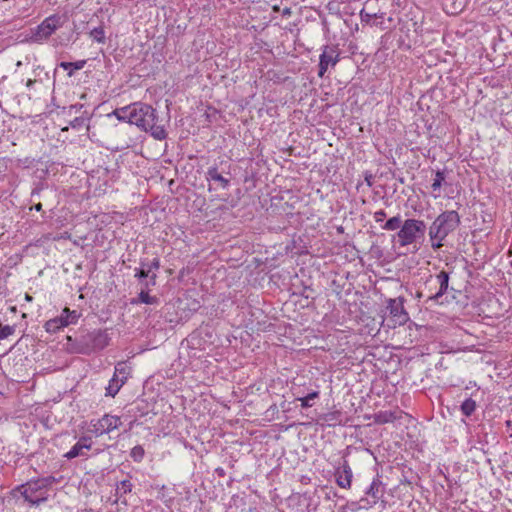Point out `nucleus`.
<instances>
[{
    "label": "nucleus",
    "mask_w": 512,
    "mask_h": 512,
    "mask_svg": "<svg viewBox=\"0 0 512 512\" xmlns=\"http://www.w3.org/2000/svg\"><path fill=\"white\" fill-rule=\"evenodd\" d=\"M137 116L133 124L145 132H149L155 139L163 140L167 137L164 126L158 123L156 110L146 103L136 102Z\"/></svg>",
    "instance_id": "obj_1"
},
{
    "label": "nucleus",
    "mask_w": 512,
    "mask_h": 512,
    "mask_svg": "<svg viewBox=\"0 0 512 512\" xmlns=\"http://www.w3.org/2000/svg\"><path fill=\"white\" fill-rule=\"evenodd\" d=\"M54 482L53 476L38 478L17 486L15 491L19 492L29 504L39 506L47 501L49 487Z\"/></svg>",
    "instance_id": "obj_2"
},
{
    "label": "nucleus",
    "mask_w": 512,
    "mask_h": 512,
    "mask_svg": "<svg viewBox=\"0 0 512 512\" xmlns=\"http://www.w3.org/2000/svg\"><path fill=\"white\" fill-rule=\"evenodd\" d=\"M460 216L454 210H447L436 217L429 227L430 239L445 240L460 225Z\"/></svg>",
    "instance_id": "obj_3"
},
{
    "label": "nucleus",
    "mask_w": 512,
    "mask_h": 512,
    "mask_svg": "<svg viewBox=\"0 0 512 512\" xmlns=\"http://www.w3.org/2000/svg\"><path fill=\"white\" fill-rule=\"evenodd\" d=\"M109 344V337L103 330H94L82 335L77 340L76 351L82 354H89L95 350H102Z\"/></svg>",
    "instance_id": "obj_4"
},
{
    "label": "nucleus",
    "mask_w": 512,
    "mask_h": 512,
    "mask_svg": "<svg viewBox=\"0 0 512 512\" xmlns=\"http://www.w3.org/2000/svg\"><path fill=\"white\" fill-rule=\"evenodd\" d=\"M426 224L422 220L407 219L403 222L397 236L400 246L410 245L424 237Z\"/></svg>",
    "instance_id": "obj_5"
},
{
    "label": "nucleus",
    "mask_w": 512,
    "mask_h": 512,
    "mask_svg": "<svg viewBox=\"0 0 512 512\" xmlns=\"http://www.w3.org/2000/svg\"><path fill=\"white\" fill-rule=\"evenodd\" d=\"M65 21L66 17L58 14H53L45 18L33 32L32 40L34 42L47 40L58 28L64 25Z\"/></svg>",
    "instance_id": "obj_6"
},
{
    "label": "nucleus",
    "mask_w": 512,
    "mask_h": 512,
    "mask_svg": "<svg viewBox=\"0 0 512 512\" xmlns=\"http://www.w3.org/2000/svg\"><path fill=\"white\" fill-rule=\"evenodd\" d=\"M405 301L402 296L386 300V310L394 327L404 325L409 321V314L404 307Z\"/></svg>",
    "instance_id": "obj_7"
},
{
    "label": "nucleus",
    "mask_w": 512,
    "mask_h": 512,
    "mask_svg": "<svg viewBox=\"0 0 512 512\" xmlns=\"http://www.w3.org/2000/svg\"><path fill=\"white\" fill-rule=\"evenodd\" d=\"M130 374L129 368L124 362L115 366V372L106 387V396L115 397L121 387L125 384Z\"/></svg>",
    "instance_id": "obj_8"
},
{
    "label": "nucleus",
    "mask_w": 512,
    "mask_h": 512,
    "mask_svg": "<svg viewBox=\"0 0 512 512\" xmlns=\"http://www.w3.org/2000/svg\"><path fill=\"white\" fill-rule=\"evenodd\" d=\"M121 425V419L118 416L105 414L102 418L92 420L90 423V431L96 436L110 433Z\"/></svg>",
    "instance_id": "obj_9"
},
{
    "label": "nucleus",
    "mask_w": 512,
    "mask_h": 512,
    "mask_svg": "<svg viewBox=\"0 0 512 512\" xmlns=\"http://www.w3.org/2000/svg\"><path fill=\"white\" fill-rule=\"evenodd\" d=\"M339 52L336 46L325 45L319 57L318 76L323 77L329 66L334 67L339 62Z\"/></svg>",
    "instance_id": "obj_10"
},
{
    "label": "nucleus",
    "mask_w": 512,
    "mask_h": 512,
    "mask_svg": "<svg viewBox=\"0 0 512 512\" xmlns=\"http://www.w3.org/2000/svg\"><path fill=\"white\" fill-rule=\"evenodd\" d=\"M382 482L379 477H376L371 482L370 486L365 491L368 497L360 499V503H363L364 508H370L377 504L379 499L383 496L384 491L381 489Z\"/></svg>",
    "instance_id": "obj_11"
},
{
    "label": "nucleus",
    "mask_w": 512,
    "mask_h": 512,
    "mask_svg": "<svg viewBox=\"0 0 512 512\" xmlns=\"http://www.w3.org/2000/svg\"><path fill=\"white\" fill-rule=\"evenodd\" d=\"M335 478L341 488L349 489L351 487L353 472L347 460H344L341 467L336 469Z\"/></svg>",
    "instance_id": "obj_12"
},
{
    "label": "nucleus",
    "mask_w": 512,
    "mask_h": 512,
    "mask_svg": "<svg viewBox=\"0 0 512 512\" xmlns=\"http://www.w3.org/2000/svg\"><path fill=\"white\" fill-rule=\"evenodd\" d=\"M136 102L128 106L115 109L112 113L108 114V117L115 116L121 122H127L133 124V119L137 116Z\"/></svg>",
    "instance_id": "obj_13"
},
{
    "label": "nucleus",
    "mask_w": 512,
    "mask_h": 512,
    "mask_svg": "<svg viewBox=\"0 0 512 512\" xmlns=\"http://www.w3.org/2000/svg\"><path fill=\"white\" fill-rule=\"evenodd\" d=\"M133 488V484L130 480L125 479L116 484L115 488V499L113 500V504L121 503L125 506L128 505L127 499L125 498L126 494L131 493Z\"/></svg>",
    "instance_id": "obj_14"
},
{
    "label": "nucleus",
    "mask_w": 512,
    "mask_h": 512,
    "mask_svg": "<svg viewBox=\"0 0 512 512\" xmlns=\"http://www.w3.org/2000/svg\"><path fill=\"white\" fill-rule=\"evenodd\" d=\"M436 279L439 283V290L435 294L430 295L428 297L427 301H437L448 290V285H449V273L448 272L441 271L439 274H437Z\"/></svg>",
    "instance_id": "obj_15"
},
{
    "label": "nucleus",
    "mask_w": 512,
    "mask_h": 512,
    "mask_svg": "<svg viewBox=\"0 0 512 512\" xmlns=\"http://www.w3.org/2000/svg\"><path fill=\"white\" fill-rule=\"evenodd\" d=\"M92 443L90 441V438L88 437H82L80 440L72 446V448L65 454V457L68 459H73L78 456L83 455V449H91Z\"/></svg>",
    "instance_id": "obj_16"
},
{
    "label": "nucleus",
    "mask_w": 512,
    "mask_h": 512,
    "mask_svg": "<svg viewBox=\"0 0 512 512\" xmlns=\"http://www.w3.org/2000/svg\"><path fill=\"white\" fill-rule=\"evenodd\" d=\"M67 320L65 319L64 310H62L61 314L53 319H50L45 322L44 328L48 333H57L64 327H67Z\"/></svg>",
    "instance_id": "obj_17"
},
{
    "label": "nucleus",
    "mask_w": 512,
    "mask_h": 512,
    "mask_svg": "<svg viewBox=\"0 0 512 512\" xmlns=\"http://www.w3.org/2000/svg\"><path fill=\"white\" fill-rule=\"evenodd\" d=\"M206 179L208 181H215L219 183V186L223 189H226L230 184V179L219 173L217 167L208 168L206 172Z\"/></svg>",
    "instance_id": "obj_18"
},
{
    "label": "nucleus",
    "mask_w": 512,
    "mask_h": 512,
    "mask_svg": "<svg viewBox=\"0 0 512 512\" xmlns=\"http://www.w3.org/2000/svg\"><path fill=\"white\" fill-rule=\"evenodd\" d=\"M148 292L149 291H146L145 289H141L138 296L131 300V303L157 305L159 303V298L156 296H150Z\"/></svg>",
    "instance_id": "obj_19"
},
{
    "label": "nucleus",
    "mask_w": 512,
    "mask_h": 512,
    "mask_svg": "<svg viewBox=\"0 0 512 512\" xmlns=\"http://www.w3.org/2000/svg\"><path fill=\"white\" fill-rule=\"evenodd\" d=\"M86 64V60H79L76 62H61L59 67L68 71V76L73 75L74 70H81Z\"/></svg>",
    "instance_id": "obj_20"
},
{
    "label": "nucleus",
    "mask_w": 512,
    "mask_h": 512,
    "mask_svg": "<svg viewBox=\"0 0 512 512\" xmlns=\"http://www.w3.org/2000/svg\"><path fill=\"white\" fill-rule=\"evenodd\" d=\"M319 397L318 390H311L306 395L299 396L296 398L297 401H300L302 408H310L313 404L310 402Z\"/></svg>",
    "instance_id": "obj_21"
},
{
    "label": "nucleus",
    "mask_w": 512,
    "mask_h": 512,
    "mask_svg": "<svg viewBox=\"0 0 512 512\" xmlns=\"http://www.w3.org/2000/svg\"><path fill=\"white\" fill-rule=\"evenodd\" d=\"M395 413L391 411H380L375 414L374 421L377 424H386L393 422L396 419Z\"/></svg>",
    "instance_id": "obj_22"
},
{
    "label": "nucleus",
    "mask_w": 512,
    "mask_h": 512,
    "mask_svg": "<svg viewBox=\"0 0 512 512\" xmlns=\"http://www.w3.org/2000/svg\"><path fill=\"white\" fill-rule=\"evenodd\" d=\"M402 218L400 215H396L390 219H388L384 225L382 226V229L383 230H387V231H394V230H397V229H401L402 227Z\"/></svg>",
    "instance_id": "obj_23"
},
{
    "label": "nucleus",
    "mask_w": 512,
    "mask_h": 512,
    "mask_svg": "<svg viewBox=\"0 0 512 512\" xmlns=\"http://www.w3.org/2000/svg\"><path fill=\"white\" fill-rule=\"evenodd\" d=\"M342 413L340 411H332L323 415V420L328 423L329 426H336L342 422Z\"/></svg>",
    "instance_id": "obj_24"
},
{
    "label": "nucleus",
    "mask_w": 512,
    "mask_h": 512,
    "mask_svg": "<svg viewBox=\"0 0 512 512\" xmlns=\"http://www.w3.org/2000/svg\"><path fill=\"white\" fill-rule=\"evenodd\" d=\"M460 409L465 416L469 417L476 410V402L472 398H468L461 404Z\"/></svg>",
    "instance_id": "obj_25"
},
{
    "label": "nucleus",
    "mask_w": 512,
    "mask_h": 512,
    "mask_svg": "<svg viewBox=\"0 0 512 512\" xmlns=\"http://www.w3.org/2000/svg\"><path fill=\"white\" fill-rule=\"evenodd\" d=\"M63 310L65 319L67 320V325L76 324L81 316V313H79L77 310H70L68 307H65Z\"/></svg>",
    "instance_id": "obj_26"
},
{
    "label": "nucleus",
    "mask_w": 512,
    "mask_h": 512,
    "mask_svg": "<svg viewBox=\"0 0 512 512\" xmlns=\"http://www.w3.org/2000/svg\"><path fill=\"white\" fill-rule=\"evenodd\" d=\"M63 310L65 319L67 320V325L76 324L81 316V313H79L77 310H70L68 307H65Z\"/></svg>",
    "instance_id": "obj_27"
},
{
    "label": "nucleus",
    "mask_w": 512,
    "mask_h": 512,
    "mask_svg": "<svg viewBox=\"0 0 512 512\" xmlns=\"http://www.w3.org/2000/svg\"><path fill=\"white\" fill-rule=\"evenodd\" d=\"M446 173L445 171L437 170L435 173V178L432 183V189L433 191H438L443 185V182L445 181Z\"/></svg>",
    "instance_id": "obj_28"
},
{
    "label": "nucleus",
    "mask_w": 512,
    "mask_h": 512,
    "mask_svg": "<svg viewBox=\"0 0 512 512\" xmlns=\"http://www.w3.org/2000/svg\"><path fill=\"white\" fill-rule=\"evenodd\" d=\"M90 37L98 42V43H104L105 42V31L102 26L96 27L90 31Z\"/></svg>",
    "instance_id": "obj_29"
},
{
    "label": "nucleus",
    "mask_w": 512,
    "mask_h": 512,
    "mask_svg": "<svg viewBox=\"0 0 512 512\" xmlns=\"http://www.w3.org/2000/svg\"><path fill=\"white\" fill-rule=\"evenodd\" d=\"M145 450L141 445L134 446L130 451V456L135 462H141L144 458Z\"/></svg>",
    "instance_id": "obj_30"
},
{
    "label": "nucleus",
    "mask_w": 512,
    "mask_h": 512,
    "mask_svg": "<svg viewBox=\"0 0 512 512\" xmlns=\"http://www.w3.org/2000/svg\"><path fill=\"white\" fill-rule=\"evenodd\" d=\"M384 15V13H381V14H377V13H369L367 12L365 9H362L360 11V18H361V21L364 22V23H367V24H372V20L374 18H377V17H380L382 18Z\"/></svg>",
    "instance_id": "obj_31"
},
{
    "label": "nucleus",
    "mask_w": 512,
    "mask_h": 512,
    "mask_svg": "<svg viewBox=\"0 0 512 512\" xmlns=\"http://www.w3.org/2000/svg\"><path fill=\"white\" fill-rule=\"evenodd\" d=\"M157 274L153 272L147 279H144L140 282L141 289H145L146 291L150 290L151 286L156 285Z\"/></svg>",
    "instance_id": "obj_32"
},
{
    "label": "nucleus",
    "mask_w": 512,
    "mask_h": 512,
    "mask_svg": "<svg viewBox=\"0 0 512 512\" xmlns=\"http://www.w3.org/2000/svg\"><path fill=\"white\" fill-rule=\"evenodd\" d=\"M15 332L14 326L2 325L0 323V340L6 339Z\"/></svg>",
    "instance_id": "obj_33"
},
{
    "label": "nucleus",
    "mask_w": 512,
    "mask_h": 512,
    "mask_svg": "<svg viewBox=\"0 0 512 512\" xmlns=\"http://www.w3.org/2000/svg\"><path fill=\"white\" fill-rule=\"evenodd\" d=\"M134 271V277L137 278L139 282H142L144 279H147L152 274L149 272L148 269L142 268L141 266L139 268H135Z\"/></svg>",
    "instance_id": "obj_34"
},
{
    "label": "nucleus",
    "mask_w": 512,
    "mask_h": 512,
    "mask_svg": "<svg viewBox=\"0 0 512 512\" xmlns=\"http://www.w3.org/2000/svg\"><path fill=\"white\" fill-rule=\"evenodd\" d=\"M85 119L83 117H75L71 122L70 126L74 129H79L84 125Z\"/></svg>",
    "instance_id": "obj_35"
},
{
    "label": "nucleus",
    "mask_w": 512,
    "mask_h": 512,
    "mask_svg": "<svg viewBox=\"0 0 512 512\" xmlns=\"http://www.w3.org/2000/svg\"><path fill=\"white\" fill-rule=\"evenodd\" d=\"M373 217L376 222H383L386 218V212L382 209L378 210L374 213Z\"/></svg>",
    "instance_id": "obj_36"
},
{
    "label": "nucleus",
    "mask_w": 512,
    "mask_h": 512,
    "mask_svg": "<svg viewBox=\"0 0 512 512\" xmlns=\"http://www.w3.org/2000/svg\"><path fill=\"white\" fill-rule=\"evenodd\" d=\"M160 268V260L158 257H155L149 264V272L153 273V270H158Z\"/></svg>",
    "instance_id": "obj_37"
},
{
    "label": "nucleus",
    "mask_w": 512,
    "mask_h": 512,
    "mask_svg": "<svg viewBox=\"0 0 512 512\" xmlns=\"http://www.w3.org/2000/svg\"><path fill=\"white\" fill-rule=\"evenodd\" d=\"M430 240H431V247L433 248V250H438L443 246L444 240H439V239H430Z\"/></svg>",
    "instance_id": "obj_38"
},
{
    "label": "nucleus",
    "mask_w": 512,
    "mask_h": 512,
    "mask_svg": "<svg viewBox=\"0 0 512 512\" xmlns=\"http://www.w3.org/2000/svg\"><path fill=\"white\" fill-rule=\"evenodd\" d=\"M41 191H42V187L38 186V187H36V188H34V189L32 190L31 196H32V197H34V196H36V195H37V196H39V195H40V193H41Z\"/></svg>",
    "instance_id": "obj_39"
},
{
    "label": "nucleus",
    "mask_w": 512,
    "mask_h": 512,
    "mask_svg": "<svg viewBox=\"0 0 512 512\" xmlns=\"http://www.w3.org/2000/svg\"><path fill=\"white\" fill-rule=\"evenodd\" d=\"M149 264H150V262H148L147 260H141L140 261V266L142 268L149 269Z\"/></svg>",
    "instance_id": "obj_40"
},
{
    "label": "nucleus",
    "mask_w": 512,
    "mask_h": 512,
    "mask_svg": "<svg viewBox=\"0 0 512 512\" xmlns=\"http://www.w3.org/2000/svg\"><path fill=\"white\" fill-rule=\"evenodd\" d=\"M82 108V105H71L70 106V112L72 110H75V112H78Z\"/></svg>",
    "instance_id": "obj_41"
},
{
    "label": "nucleus",
    "mask_w": 512,
    "mask_h": 512,
    "mask_svg": "<svg viewBox=\"0 0 512 512\" xmlns=\"http://www.w3.org/2000/svg\"><path fill=\"white\" fill-rule=\"evenodd\" d=\"M365 181L367 182L368 186H372V175H367L365 177Z\"/></svg>",
    "instance_id": "obj_42"
},
{
    "label": "nucleus",
    "mask_w": 512,
    "mask_h": 512,
    "mask_svg": "<svg viewBox=\"0 0 512 512\" xmlns=\"http://www.w3.org/2000/svg\"><path fill=\"white\" fill-rule=\"evenodd\" d=\"M33 209H35L36 211H41L42 210V204L41 203H37L33 206Z\"/></svg>",
    "instance_id": "obj_43"
},
{
    "label": "nucleus",
    "mask_w": 512,
    "mask_h": 512,
    "mask_svg": "<svg viewBox=\"0 0 512 512\" xmlns=\"http://www.w3.org/2000/svg\"><path fill=\"white\" fill-rule=\"evenodd\" d=\"M35 83V80L29 79L26 83V86L30 88Z\"/></svg>",
    "instance_id": "obj_44"
},
{
    "label": "nucleus",
    "mask_w": 512,
    "mask_h": 512,
    "mask_svg": "<svg viewBox=\"0 0 512 512\" xmlns=\"http://www.w3.org/2000/svg\"><path fill=\"white\" fill-rule=\"evenodd\" d=\"M26 300L27 301H31L32 300V296H30L29 294H26Z\"/></svg>",
    "instance_id": "obj_45"
},
{
    "label": "nucleus",
    "mask_w": 512,
    "mask_h": 512,
    "mask_svg": "<svg viewBox=\"0 0 512 512\" xmlns=\"http://www.w3.org/2000/svg\"><path fill=\"white\" fill-rule=\"evenodd\" d=\"M284 13H285V14H289V13H290V10L287 8V9H285V10H284Z\"/></svg>",
    "instance_id": "obj_46"
}]
</instances>
